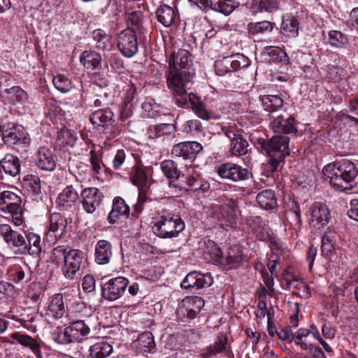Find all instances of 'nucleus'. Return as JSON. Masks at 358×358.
Returning a JSON list of instances; mask_svg holds the SVG:
<instances>
[{
  "label": "nucleus",
  "mask_w": 358,
  "mask_h": 358,
  "mask_svg": "<svg viewBox=\"0 0 358 358\" xmlns=\"http://www.w3.org/2000/svg\"><path fill=\"white\" fill-rule=\"evenodd\" d=\"M192 58L189 52L185 49H180L176 53L172 52L169 59V74L166 81L168 87L174 90L180 94L178 101L185 106V99L181 97L184 96V88L189 85L194 73L190 71L192 66Z\"/></svg>",
  "instance_id": "nucleus-1"
},
{
  "label": "nucleus",
  "mask_w": 358,
  "mask_h": 358,
  "mask_svg": "<svg viewBox=\"0 0 358 358\" xmlns=\"http://www.w3.org/2000/svg\"><path fill=\"white\" fill-rule=\"evenodd\" d=\"M322 173L324 179H329L331 186L345 192L354 187L358 171L352 162L343 159L327 164L323 168Z\"/></svg>",
  "instance_id": "nucleus-2"
},
{
  "label": "nucleus",
  "mask_w": 358,
  "mask_h": 358,
  "mask_svg": "<svg viewBox=\"0 0 358 358\" xmlns=\"http://www.w3.org/2000/svg\"><path fill=\"white\" fill-rule=\"evenodd\" d=\"M289 137L285 135L276 134L270 140L259 138V144L268 155V162L263 164L264 171L268 176L271 173L277 170L280 163L284 161L286 156L289 155Z\"/></svg>",
  "instance_id": "nucleus-3"
},
{
  "label": "nucleus",
  "mask_w": 358,
  "mask_h": 358,
  "mask_svg": "<svg viewBox=\"0 0 358 358\" xmlns=\"http://www.w3.org/2000/svg\"><path fill=\"white\" fill-rule=\"evenodd\" d=\"M152 227L153 233L160 238L167 239L177 237L185 229L181 217L166 209L158 210Z\"/></svg>",
  "instance_id": "nucleus-4"
},
{
  "label": "nucleus",
  "mask_w": 358,
  "mask_h": 358,
  "mask_svg": "<svg viewBox=\"0 0 358 358\" xmlns=\"http://www.w3.org/2000/svg\"><path fill=\"white\" fill-rule=\"evenodd\" d=\"M217 202L211 207L210 218L222 227L232 224L238 211L237 200L222 194L217 199Z\"/></svg>",
  "instance_id": "nucleus-5"
},
{
  "label": "nucleus",
  "mask_w": 358,
  "mask_h": 358,
  "mask_svg": "<svg viewBox=\"0 0 358 358\" xmlns=\"http://www.w3.org/2000/svg\"><path fill=\"white\" fill-rule=\"evenodd\" d=\"M117 46L119 51L126 57H131L137 53L138 43L136 32L133 28H127L118 34Z\"/></svg>",
  "instance_id": "nucleus-6"
},
{
  "label": "nucleus",
  "mask_w": 358,
  "mask_h": 358,
  "mask_svg": "<svg viewBox=\"0 0 358 358\" xmlns=\"http://www.w3.org/2000/svg\"><path fill=\"white\" fill-rule=\"evenodd\" d=\"M222 131L230 140V151L234 156H242L247 153L248 143L239 129L234 127H222Z\"/></svg>",
  "instance_id": "nucleus-7"
},
{
  "label": "nucleus",
  "mask_w": 358,
  "mask_h": 358,
  "mask_svg": "<svg viewBox=\"0 0 358 358\" xmlns=\"http://www.w3.org/2000/svg\"><path fill=\"white\" fill-rule=\"evenodd\" d=\"M217 174L223 179L238 182L248 179L249 171L240 165L233 163H224L217 170Z\"/></svg>",
  "instance_id": "nucleus-8"
},
{
  "label": "nucleus",
  "mask_w": 358,
  "mask_h": 358,
  "mask_svg": "<svg viewBox=\"0 0 358 358\" xmlns=\"http://www.w3.org/2000/svg\"><path fill=\"white\" fill-rule=\"evenodd\" d=\"M128 284L129 280L124 277L110 279L103 285L102 296L108 301H115L122 296Z\"/></svg>",
  "instance_id": "nucleus-9"
},
{
  "label": "nucleus",
  "mask_w": 358,
  "mask_h": 358,
  "mask_svg": "<svg viewBox=\"0 0 358 358\" xmlns=\"http://www.w3.org/2000/svg\"><path fill=\"white\" fill-rule=\"evenodd\" d=\"M0 234L9 246L17 248L18 254H26V241L22 234L6 224H0Z\"/></svg>",
  "instance_id": "nucleus-10"
},
{
  "label": "nucleus",
  "mask_w": 358,
  "mask_h": 358,
  "mask_svg": "<svg viewBox=\"0 0 358 358\" xmlns=\"http://www.w3.org/2000/svg\"><path fill=\"white\" fill-rule=\"evenodd\" d=\"M215 261L227 265L235 266L241 262L243 254L240 248L237 245L230 247L226 254H223L220 248L217 245L212 248L211 252Z\"/></svg>",
  "instance_id": "nucleus-11"
},
{
  "label": "nucleus",
  "mask_w": 358,
  "mask_h": 358,
  "mask_svg": "<svg viewBox=\"0 0 358 358\" xmlns=\"http://www.w3.org/2000/svg\"><path fill=\"white\" fill-rule=\"evenodd\" d=\"M182 178H184L186 185L183 188L187 191L203 194L210 189L209 182L199 173L196 172L194 169H189L187 175L182 174Z\"/></svg>",
  "instance_id": "nucleus-12"
},
{
  "label": "nucleus",
  "mask_w": 358,
  "mask_h": 358,
  "mask_svg": "<svg viewBox=\"0 0 358 358\" xmlns=\"http://www.w3.org/2000/svg\"><path fill=\"white\" fill-rule=\"evenodd\" d=\"M213 282L211 275L208 273H201L198 271L189 273L181 282V287L185 289L194 288L196 289L210 287Z\"/></svg>",
  "instance_id": "nucleus-13"
},
{
  "label": "nucleus",
  "mask_w": 358,
  "mask_h": 358,
  "mask_svg": "<svg viewBox=\"0 0 358 358\" xmlns=\"http://www.w3.org/2000/svg\"><path fill=\"white\" fill-rule=\"evenodd\" d=\"M82 261L80 252L77 250H71L64 255L62 271L66 278H73L80 268Z\"/></svg>",
  "instance_id": "nucleus-14"
},
{
  "label": "nucleus",
  "mask_w": 358,
  "mask_h": 358,
  "mask_svg": "<svg viewBox=\"0 0 358 358\" xmlns=\"http://www.w3.org/2000/svg\"><path fill=\"white\" fill-rule=\"evenodd\" d=\"M2 139L8 145L26 143L27 138L24 128L14 123H6L2 133Z\"/></svg>",
  "instance_id": "nucleus-15"
},
{
  "label": "nucleus",
  "mask_w": 358,
  "mask_h": 358,
  "mask_svg": "<svg viewBox=\"0 0 358 358\" xmlns=\"http://www.w3.org/2000/svg\"><path fill=\"white\" fill-rule=\"evenodd\" d=\"M202 148V145L196 141L182 142L173 147L171 154L175 157L192 160Z\"/></svg>",
  "instance_id": "nucleus-16"
},
{
  "label": "nucleus",
  "mask_w": 358,
  "mask_h": 358,
  "mask_svg": "<svg viewBox=\"0 0 358 358\" xmlns=\"http://www.w3.org/2000/svg\"><path fill=\"white\" fill-rule=\"evenodd\" d=\"M310 217L309 223L313 227L320 228L326 225L330 218V212L324 203H314L310 208Z\"/></svg>",
  "instance_id": "nucleus-17"
},
{
  "label": "nucleus",
  "mask_w": 358,
  "mask_h": 358,
  "mask_svg": "<svg viewBox=\"0 0 358 358\" xmlns=\"http://www.w3.org/2000/svg\"><path fill=\"white\" fill-rule=\"evenodd\" d=\"M271 127L273 132L278 135L295 134L297 131V122L292 115L285 117L283 115H279L273 119Z\"/></svg>",
  "instance_id": "nucleus-18"
},
{
  "label": "nucleus",
  "mask_w": 358,
  "mask_h": 358,
  "mask_svg": "<svg viewBox=\"0 0 358 358\" xmlns=\"http://www.w3.org/2000/svg\"><path fill=\"white\" fill-rule=\"evenodd\" d=\"M99 189L95 187L85 188L81 192L82 203L87 213H92L101 203V197L98 194Z\"/></svg>",
  "instance_id": "nucleus-19"
},
{
  "label": "nucleus",
  "mask_w": 358,
  "mask_h": 358,
  "mask_svg": "<svg viewBox=\"0 0 358 358\" xmlns=\"http://www.w3.org/2000/svg\"><path fill=\"white\" fill-rule=\"evenodd\" d=\"M68 224L67 219L60 213H52L50 217L48 236H52L55 239L61 238L66 231Z\"/></svg>",
  "instance_id": "nucleus-20"
},
{
  "label": "nucleus",
  "mask_w": 358,
  "mask_h": 358,
  "mask_svg": "<svg viewBox=\"0 0 358 358\" xmlns=\"http://www.w3.org/2000/svg\"><path fill=\"white\" fill-rule=\"evenodd\" d=\"M112 255L113 249L110 243L106 240H99L95 246V262L99 264H108Z\"/></svg>",
  "instance_id": "nucleus-21"
},
{
  "label": "nucleus",
  "mask_w": 358,
  "mask_h": 358,
  "mask_svg": "<svg viewBox=\"0 0 358 358\" xmlns=\"http://www.w3.org/2000/svg\"><path fill=\"white\" fill-rule=\"evenodd\" d=\"M130 208L124 200L120 197H115L113 201L112 210L108 215V221L110 224L117 222L120 216L128 217Z\"/></svg>",
  "instance_id": "nucleus-22"
},
{
  "label": "nucleus",
  "mask_w": 358,
  "mask_h": 358,
  "mask_svg": "<svg viewBox=\"0 0 358 358\" xmlns=\"http://www.w3.org/2000/svg\"><path fill=\"white\" fill-rule=\"evenodd\" d=\"M36 165L42 170L48 171L55 170L56 163L53 159L52 152L50 149L45 147L39 148L37 152Z\"/></svg>",
  "instance_id": "nucleus-23"
},
{
  "label": "nucleus",
  "mask_w": 358,
  "mask_h": 358,
  "mask_svg": "<svg viewBox=\"0 0 358 358\" xmlns=\"http://www.w3.org/2000/svg\"><path fill=\"white\" fill-rule=\"evenodd\" d=\"M0 168L3 170L6 174L15 177L20 173V163L17 157L7 154L0 161Z\"/></svg>",
  "instance_id": "nucleus-24"
},
{
  "label": "nucleus",
  "mask_w": 358,
  "mask_h": 358,
  "mask_svg": "<svg viewBox=\"0 0 358 358\" xmlns=\"http://www.w3.org/2000/svg\"><path fill=\"white\" fill-rule=\"evenodd\" d=\"M130 180L132 184L137 186L138 188L145 187L146 189L147 187H150L145 169L140 162H136L133 166Z\"/></svg>",
  "instance_id": "nucleus-25"
},
{
  "label": "nucleus",
  "mask_w": 358,
  "mask_h": 358,
  "mask_svg": "<svg viewBox=\"0 0 358 358\" xmlns=\"http://www.w3.org/2000/svg\"><path fill=\"white\" fill-rule=\"evenodd\" d=\"M247 4L255 11L271 13L280 9V4L278 0H250Z\"/></svg>",
  "instance_id": "nucleus-26"
},
{
  "label": "nucleus",
  "mask_w": 358,
  "mask_h": 358,
  "mask_svg": "<svg viewBox=\"0 0 358 358\" xmlns=\"http://www.w3.org/2000/svg\"><path fill=\"white\" fill-rule=\"evenodd\" d=\"M113 117V113L109 108L98 109L92 113L90 120V122L97 126L106 127L110 124Z\"/></svg>",
  "instance_id": "nucleus-27"
},
{
  "label": "nucleus",
  "mask_w": 358,
  "mask_h": 358,
  "mask_svg": "<svg viewBox=\"0 0 358 358\" xmlns=\"http://www.w3.org/2000/svg\"><path fill=\"white\" fill-rule=\"evenodd\" d=\"M67 328L73 342L81 341L83 338L90 332L89 326L83 320L73 322Z\"/></svg>",
  "instance_id": "nucleus-28"
},
{
  "label": "nucleus",
  "mask_w": 358,
  "mask_h": 358,
  "mask_svg": "<svg viewBox=\"0 0 358 358\" xmlns=\"http://www.w3.org/2000/svg\"><path fill=\"white\" fill-rule=\"evenodd\" d=\"M23 187L34 196V199H41V180L37 176H25L23 179Z\"/></svg>",
  "instance_id": "nucleus-29"
},
{
  "label": "nucleus",
  "mask_w": 358,
  "mask_h": 358,
  "mask_svg": "<svg viewBox=\"0 0 358 358\" xmlns=\"http://www.w3.org/2000/svg\"><path fill=\"white\" fill-rule=\"evenodd\" d=\"M208 9L221 13L225 15L231 14L238 6V3L233 0H209Z\"/></svg>",
  "instance_id": "nucleus-30"
},
{
  "label": "nucleus",
  "mask_w": 358,
  "mask_h": 358,
  "mask_svg": "<svg viewBox=\"0 0 358 358\" xmlns=\"http://www.w3.org/2000/svg\"><path fill=\"white\" fill-rule=\"evenodd\" d=\"M157 20L164 27L171 26L176 18V13L173 9L166 4L160 6L156 11Z\"/></svg>",
  "instance_id": "nucleus-31"
},
{
  "label": "nucleus",
  "mask_w": 358,
  "mask_h": 358,
  "mask_svg": "<svg viewBox=\"0 0 358 358\" xmlns=\"http://www.w3.org/2000/svg\"><path fill=\"white\" fill-rule=\"evenodd\" d=\"M256 199L260 207L266 210L275 208L277 206L275 194L271 189L262 191L257 195Z\"/></svg>",
  "instance_id": "nucleus-32"
},
{
  "label": "nucleus",
  "mask_w": 358,
  "mask_h": 358,
  "mask_svg": "<svg viewBox=\"0 0 358 358\" xmlns=\"http://www.w3.org/2000/svg\"><path fill=\"white\" fill-rule=\"evenodd\" d=\"M78 194L72 185L67 186L58 196V203L64 208L72 206L78 199Z\"/></svg>",
  "instance_id": "nucleus-33"
},
{
  "label": "nucleus",
  "mask_w": 358,
  "mask_h": 358,
  "mask_svg": "<svg viewBox=\"0 0 358 358\" xmlns=\"http://www.w3.org/2000/svg\"><path fill=\"white\" fill-rule=\"evenodd\" d=\"M10 337L22 345L29 348L37 356L40 354L39 344L30 336L22 334L20 332H15L11 334Z\"/></svg>",
  "instance_id": "nucleus-34"
},
{
  "label": "nucleus",
  "mask_w": 358,
  "mask_h": 358,
  "mask_svg": "<svg viewBox=\"0 0 358 358\" xmlns=\"http://www.w3.org/2000/svg\"><path fill=\"white\" fill-rule=\"evenodd\" d=\"M227 343L226 336H218L213 345L208 346L201 351L200 356L203 358H210L217 353H220L225 350Z\"/></svg>",
  "instance_id": "nucleus-35"
},
{
  "label": "nucleus",
  "mask_w": 358,
  "mask_h": 358,
  "mask_svg": "<svg viewBox=\"0 0 358 358\" xmlns=\"http://www.w3.org/2000/svg\"><path fill=\"white\" fill-rule=\"evenodd\" d=\"M80 59L86 69L94 70L100 66L101 57L96 52L87 50L81 54Z\"/></svg>",
  "instance_id": "nucleus-36"
},
{
  "label": "nucleus",
  "mask_w": 358,
  "mask_h": 358,
  "mask_svg": "<svg viewBox=\"0 0 358 358\" xmlns=\"http://www.w3.org/2000/svg\"><path fill=\"white\" fill-rule=\"evenodd\" d=\"M91 358H106L113 352V347L108 343L99 342L90 348Z\"/></svg>",
  "instance_id": "nucleus-37"
},
{
  "label": "nucleus",
  "mask_w": 358,
  "mask_h": 358,
  "mask_svg": "<svg viewBox=\"0 0 358 358\" xmlns=\"http://www.w3.org/2000/svg\"><path fill=\"white\" fill-rule=\"evenodd\" d=\"M192 85V81L190 82L189 85H187V86L185 87H183L184 88V96H181L182 98H183L184 99H185V106L183 104L181 105L182 103H180L178 100H179V97H180V94H179V93H178L177 92H176L174 90H172L173 92V96H174V99H175V101H176V103L179 106V107H181L182 108H187L189 107V103L191 104V107L192 108L193 106H194L195 105L201 102V101L199 100V99L198 98V96L194 94V93L192 92H189V93H187V90H189L190 88V86Z\"/></svg>",
  "instance_id": "nucleus-38"
},
{
  "label": "nucleus",
  "mask_w": 358,
  "mask_h": 358,
  "mask_svg": "<svg viewBox=\"0 0 358 358\" xmlns=\"http://www.w3.org/2000/svg\"><path fill=\"white\" fill-rule=\"evenodd\" d=\"M282 33L289 38H295L299 34V22L294 17L283 18L281 24Z\"/></svg>",
  "instance_id": "nucleus-39"
},
{
  "label": "nucleus",
  "mask_w": 358,
  "mask_h": 358,
  "mask_svg": "<svg viewBox=\"0 0 358 358\" xmlns=\"http://www.w3.org/2000/svg\"><path fill=\"white\" fill-rule=\"evenodd\" d=\"M182 301L187 308V310L190 312V315L194 318L205 304L204 300L201 297L197 296L186 297L182 300Z\"/></svg>",
  "instance_id": "nucleus-40"
},
{
  "label": "nucleus",
  "mask_w": 358,
  "mask_h": 358,
  "mask_svg": "<svg viewBox=\"0 0 358 358\" xmlns=\"http://www.w3.org/2000/svg\"><path fill=\"white\" fill-rule=\"evenodd\" d=\"M48 311L55 318H61L65 313L62 294H56L52 299Z\"/></svg>",
  "instance_id": "nucleus-41"
},
{
  "label": "nucleus",
  "mask_w": 358,
  "mask_h": 358,
  "mask_svg": "<svg viewBox=\"0 0 358 358\" xmlns=\"http://www.w3.org/2000/svg\"><path fill=\"white\" fill-rule=\"evenodd\" d=\"M262 102L264 110L269 113L277 111L283 106V100L276 95L264 96Z\"/></svg>",
  "instance_id": "nucleus-42"
},
{
  "label": "nucleus",
  "mask_w": 358,
  "mask_h": 358,
  "mask_svg": "<svg viewBox=\"0 0 358 358\" xmlns=\"http://www.w3.org/2000/svg\"><path fill=\"white\" fill-rule=\"evenodd\" d=\"M175 127L172 124H159L157 125L152 126L148 131L149 138L155 139L173 133Z\"/></svg>",
  "instance_id": "nucleus-43"
},
{
  "label": "nucleus",
  "mask_w": 358,
  "mask_h": 358,
  "mask_svg": "<svg viewBox=\"0 0 358 358\" xmlns=\"http://www.w3.org/2000/svg\"><path fill=\"white\" fill-rule=\"evenodd\" d=\"M273 29V24L269 21L250 22L248 24V31L251 36L271 32Z\"/></svg>",
  "instance_id": "nucleus-44"
},
{
  "label": "nucleus",
  "mask_w": 358,
  "mask_h": 358,
  "mask_svg": "<svg viewBox=\"0 0 358 358\" xmlns=\"http://www.w3.org/2000/svg\"><path fill=\"white\" fill-rule=\"evenodd\" d=\"M160 169L164 176L169 179H178L181 175L177 164L173 160H165L160 164Z\"/></svg>",
  "instance_id": "nucleus-45"
},
{
  "label": "nucleus",
  "mask_w": 358,
  "mask_h": 358,
  "mask_svg": "<svg viewBox=\"0 0 358 358\" xmlns=\"http://www.w3.org/2000/svg\"><path fill=\"white\" fill-rule=\"evenodd\" d=\"M28 244L26 243V254L38 256L41 252V238L38 235L29 233L27 236Z\"/></svg>",
  "instance_id": "nucleus-46"
},
{
  "label": "nucleus",
  "mask_w": 358,
  "mask_h": 358,
  "mask_svg": "<svg viewBox=\"0 0 358 358\" xmlns=\"http://www.w3.org/2000/svg\"><path fill=\"white\" fill-rule=\"evenodd\" d=\"M331 46L336 48H343L348 43V36L340 31L331 30L328 33Z\"/></svg>",
  "instance_id": "nucleus-47"
},
{
  "label": "nucleus",
  "mask_w": 358,
  "mask_h": 358,
  "mask_svg": "<svg viewBox=\"0 0 358 358\" xmlns=\"http://www.w3.org/2000/svg\"><path fill=\"white\" fill-rule=\"evenodd\" d=\"M5 92L13 101L24 103L28 101V94L20 86H13L5 90Z\"/></svg>",
  "instance_id": "nucleus-48"
},
{
  "label": "nucleus",
  "mask_w": 358,
  "mask_h": 358,
  "mask_svg": "<svg viewBox=\"0 0 358 358\" xmlns=\"http://www.w3.org/2000/svg\"><path fill=\"white\" fill-rule=\"evenodd\" d=\"M137 341L138 347L144 352H150L155 346L153 335L150 331L141 334Z\"/></svg>",
  "instance_id": "nucleus-49"
},
{
  "label": "nucleus",
  "mask_w": 358,
  "mask_h": 358,
  "mask_svg": "<svg viewBox=\"0 0 358 358\" xmlns=\"http://www.w3.org/2000/svg\"><path fill=\"white\" fill-rule=\"evenodd\" d=\"M52 83L55 88L62 93H66L72 88L71 80L67 76L62 74L55 76Z\"/></svg>",
  "instance_id": "nucleus-50"
},
{
  "label": "nucleus",
  "mask_w": 358,
  "mask_h": 358,
  "mask_svg": "<svg viewBox=\"0 0 358 358\" xmlns=\"http://www.w3.org/2000/svg\"><path fill=\"white\" fill-rule=\"evenodd\" d=\"M127 20L131 23L129 28H133L135 32H143V14L141 11H131L128 13Z\"/></svg>",
  "instance_id": "nucleus-51"
},
{
  "label": "nucleus",
  "mask_w": 358,
  "mask_h": 358,
  "mask_svg": "<svg viewBox=\"0 0 358 358\" xmlns=\"http://www.w3.org/2000/svg\"><path fill=\"white\" fill-rule=\"evenodd\" d=\"M51 338L55 342L61 345H66L73 342L71 336H70L67 327H66L64 331L59 329H57L52 333Z\"/></svg>",
  "instance_id": "nucleus-52"
},
{
  "label": "nucleus",
  "mask_w": 358,
  "mask_h": 358,
  "mask_svg": "<svg viewBox=\"0 0 358 358\" xmlns=\"http://www.w3.org/2000/svg\"><path fill=\"white\" fill-rule=\"evenodd\" d=\"M92 39L96 42L95 46L99 50H106L108 47V38L104 31L96 29L92 32Z\"/></svg>",
  "instance_id": "nucleus-53"
},
{
  "label": "nucleus",
  "mask_w": 358,
  "mask_h": 358,
  "mask_svg": "<svg viewBox=\"0 0 358 358\" xmlns=\"http://www.w3.org/2000/svg\"><path fill=\"white\" fill-rule=\"evenodd\" d=\"M22 203L21 198L10 191H3L0 194V204L9 206L13 204Z\"/></svg>",
  "instance_id": "nucleus-54"
},
{
  "label": "nucleus",
  "mask_w": 358,
  "mask_h": 358,
  "mask_svg": "<svg viewBox=\"0 0 358 358\" xmlns=\"http://www.w3.org/2000/svg\"><path fill=\"white\" fill-rule=\"evenodd\" d=\"M192 109L199 118L204 120H209L210 119H219L220 117L219 115H213L210 114L206 109L205 106L201 102L193 106Z\"/></svg>",
  "instance_id": "nucleus-55"
},
{
  "label": "nucleus",
  "mask_w": 358,
  "mask_h": 358,
  "mask_svg": "<svg viewBox=\"0 0 358 358\" xmlns=\"http://www.w3.org/2000/svg\"><path fill=\"white\" fill-rule=\"evenodd\" d=\"M194 318L190 315V312L187 310L183 301H182L176 311V320L178 322H185Z\"/></svg>",
  "instance_id": "nucleus-56"
},
{
  "label": "nucleus",
  "mask_w": 358,
  "mask_h": 358,
  "mask_svg": "<svg viewBox=\"0 0 358 358\" xmlns=\"http://www.w3.org/2000/svg\"><path fill=\"white\" fill-rule=\"evenodd\" d=\"M228 57L219 59L215 62V72L219 76H224L230 72Z\"/></svg>",
  "instance_id": "nucleus-57"
},
{
  "label": "nucleus",
  "mask_w": 358,
  "mask_h": 358,
  "mask_svg": "<svg viewBox=\"0 0 358 358\" xmlns=\"http://www.w3.org/2000/svg\"><path fill=\"white\" fill-rule=\"evenodd\" d=\"M310 334V331L306 329H299L295 334L294 341L296 344L299 345L303 349L308 350L309 345L304 341L303 338L307 337Z\"/></svg>",
  "instance_id": "nucleus-58"
},
{
  "label": "nucleus",
  "mask_w": 358,
  "mask_h": 358,
  "mask_svg": "<svg viewBox=\"0 0 358 358\" xmlns=\"http://www.w3.org/2000/svg\"><path fill=\"white\" fill-rule=\"evenodd\" d=\"M346 24L350 30H358V7L354 8L351 10Z\"/></svg>",
  "instance_id": "nucleus-59"
},
{
  "label": "nucleus",
  "mask_w": 358,
  "mask_h": 358,
  "mask_svg": "<svg viewBox=\"0 0 358 358\" xmlns=\"http://www.w3.org/2000/svg\"><path fill=\"white\" fill-rule=\"evenodd\" d=\"M83 289L86 292H92L95 289V279L93 275H87L83 279Z\"/></svg>",
  "instance_id": "nucleus-60"
},
{
  "label": "nucleus",
  "mask_w": 358,
  "mask_h": 358,
  "mask_svg": "<svg viewBox=\"0 0 358 358\" xmlns=\"http://www.w3.org/2000/svg\"><path fill=\"white\" fill-rule=\"evenodd\" d=\"M11 276L13 277V280L16 282H20L23 280H26L27 281L29 280V276H27L24 270L17 266H15L14 268L11 270Z\"/></svg>",
  "instance_id": "nucleus-61"
},
{
  "label": "nucleus",
  "mask_w": 358,
  "mask_h": 358,
  "mask_svg": "<svg viewBox=\"0 0 358 358\" xmlns=\"http://www.w3.org/2000/svg\"><path fill=\"white\" fill-rule=\"evenodd\" d=\"M201 129L202 125L197 120H188L185 124V130L186 132H199Z\"/></svg>",
  "instance_id": "nucleus-62"
},
{
  "label": "nucleus",
  "mask_w": 358,
  "mask_h": 358,
  "mask_svg": "<svg viewBox=\"0 0 358 358\" xmlns=\"http://www.w3.org/2000/svg\"><path fill=\"white\" fill-rule=\"evenodd\" d=\"M126 159V154L123 150H118L113 160V166L117 170L120 168Z\"/></svg>",
  "instance_id": "nucleus-63"
},
{
  "label": "nucleus",
  "mask_w": 358,
  "mask_h": 358,
  "mask_svg": "<svg viewBox=\"0 0 358 358\" xmlns=\"http://www.w3.org/2000/svg\"><path fill=\"white\" fill-rule=\"evenodd\" d=\"M350 218L358 222V199H353L350 202V208L348 211Z\"/></svg>",
  "instance_id": "nucleus-64"
}]
</instances>
